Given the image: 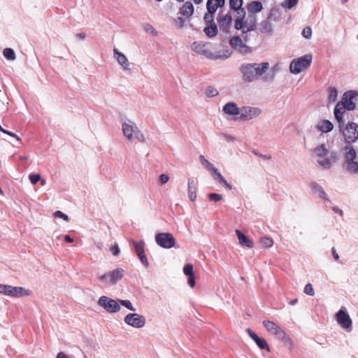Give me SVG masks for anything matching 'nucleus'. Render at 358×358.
Here are the masks:
<instances>
[{
    "instance_id": "nucleus-46",
    "label": "nucleus",
    "mask_w": 358,
    "mask_h": 358,
    "mask_svg": "<svg viewBox=\"0 0 358 358\" xmlns=\"http://www.w3.org/2000/svg\"><path fill=\"white\" fill-rule=\"evenodd\" d=\"M302 35L306 38H310L312 36V29L310 27H307L303 29Z\"/></svg>"
},
{
    "instance_id": "nucleus-42",
    "label": "nucleus",
    "mask_w": 358,
    "mask_h": 358,
    "mask_svg": "<svg viewBox=\"0 0 358 358\" xmlns=\"http://www.w3.org/2000/svg\"><path fill=\"white\" fill-rule=\"evenodd\" d=\"M298 2V0H285L282 5L287 8H293Z\"/></svg>"
},
{
    "instance_id": "nucleus-49",
    "label": "nucleus",
    "mask_w": 358,
    "mask_h": 358,
    "mask_svg": "<svg viewBox=\"0 0 358 358\" xmlns=\"http://www.w3.org/2000/svg\"><path fill=\"white\" fill-rule=\"evenodd\" d=\"M169 180V177L166 174H162L159 176V182L162 185L166 184Z\"/></svg>"
},
{
    "instance_id": "nucleus-7",
    "label": "nucleus",
    "mask_w": 358,
    "mask_h": 358,
    "mask_svg": "<svg viewBox=\"0 0 358 358\" xmlns=\"http://www.w3.org/2000/svg\"><path fill=\"white\" fill-rule=\"evenodd\" d=\"M157 244L166 249L174 247L176 239L171 233H159L155 236Z\"/></svg>"
},
{
    "instance_id": "nucleus-25",
    "label": "nucleus",
    "mask_w": 358,
    "mask_h": 358,
    "mask_svg": "<svg viewBox=\"0 0 358 358\" xmlns=\"http://www.w3.org/2000/svg\"><path fill=\"white\" fill-rule=\"evenodd\" d=\"M236 234L237 235L239 244L243 247H247L251 248L253 247V242L250 239H249L245 234H243L241 231L236 229Z\"/></svg>"
},
{
    "instance_id": "nucleus-37",
    "label": "nucleus",
    "mask_w": 358,
    "mask_h": 358,
    "mask_svg": "<svg viewBox=\"0 0 358 358\" xmlns=\"http://www.w3.org/2000/svg\"><path fill=\"white\" fill-rule=\"evenodd\" d=\"M3 56L8 60H14L15 59V53L11 48H5L3 51Z\"/></svg>"
},
{
    "instance_id": "nucleus-55",
    "label": "nucleus",
    "mask_w": 358,
    "mask_h": 358,
    "mask_svg": "<svg viewBox=\"0 0 358 358\" xmlns=\"http://www.w3.org/2000/svg\"><path fill=\"white\" fill-rule=\"evenodd\" d=\"M332 255L335 260H338L339 259V255L337 254L334 248H332Z\"/></svg>"
},
{
    "instance_id": "nucleus-36",
    "label": "nucleus",
    "mask_w": 358,
    "mask_h": 358,
    "mask_svg": "<svg viewBox=\"0 0 358 358\" xmlns=\"http://www.w3.org/2000/svg\"><path fill=\"white\" fill-rule=\"evenodd\" d=\"M200 162L201 164L210 172L215 168L213 164H211L208 160L205 159L203 155H200L199 157Z\"/></svg>"
},
{
    "instance_id": "nucleus-34",
    "label": "nucleus",
    "mask_w": 358,
    "mask_h": 358,
    "mask_svg": "<svg viewBox=\"0 0 358 358\" xmlns=\"http://www.w3.org/2000/svg\"><path fill=\"white\" fill-rule=\"evenodd\" d=\"M314 152L317 157H324L329 154V151L324 144L316 147L314 149Z\"/></svg>"
},
{
    "instance_id": "nucleus-35",
    "label": "nucleus",
    "mask_w": 358,
    "mask_h": 358,
    "mask_svg": "<svg viewBox=\"0 0 358 358\" xmlns=\"http://www.w3.org/2000/svg\"><path fill=\"white\" fill-rule=\"evenodd\" d=\"M243 0H229V7L231 9L238 11L241 10L242 13L245 14L244 10L242 8Z\"/></svg>"
},
{
    "instance_id": "nucleus-20",
    "label": "nucleus",
    "mask_w": 358,
    "mask_h": 358,
    "mask_svg": "<svg viewBox=\"0 0 358 358\" xmlns=\"http://www.w3.org/2000/svg\"><path fill=\"white\" fill-rule=\"evenodd\" d=\"M247 332L248 333L250 338L255 342L257 346L262 350H266V351H270V348L266 342V341L264 338L259 337L253 331H252L250 328L247 329Z\"/></svg>"
},
{
    "instance_id": "nucleus-61",
    "label": "nucleus",
    "mask_w": 358,
    "mask_h": 358,
    "mask_svg": "<svg viewBox=\"0 0 358 358\" xmlns=\"http://www.w3.org/2000/svg\"><path fill=\"white\" fill-rule=\"evenodd\" d=\"M45 183V180H43L41 181V185H44Z\"/></svg>"
},
{
    "instance_id": "nucleus-16",
    "label": "nucleus",
    "mask_w": 358,
    "mask_h": 358,
    "mask_svg": "<svg viewBox=\"0 0 358 358\" xmlns=\"http://www.w3.org/2000/svg\"><path fill=\"white\" fill-rule=\"evenodd\" d=\"M230 46L235 50H237L241 53H248L250 52V48L243 41V39L238 36H234L229 40Z\"/></svg>"
},
{
    "instance_id": "nucleus-63",
    "label": "nucleus",
    "mask_w": 358,
    "mask_h": 358,
    "mask_svg": "<svg viewBox=\"0 0 358 358\" xmlns=\"http://www.w3.org/2000/svg\"><path fill=\"white\" fill-rule=\"evenodd\" d=\"M357 39H358V34H357Z\"/></svg>"
},
{
    "instance_id": "nucleus-50",
    "label": "nucleus",
    "mask_w": 358,
    "mask_h": 358,
    "mask_svg": "<svg viewBox=\"0 0 358 358\" xmlns=\"http://www.w3.org/2000/svg\"><path fill=\"white\" fill-rule=\"evenodd\" d=\"M110 250H111V252L113 253V255L115 256H118L120 254V248L117 244L114 245L110 248Z\"/></svg>"
},
{
    "instance_id": "nucleus-23",
    "label": "nucleus",
    "mask_w": 358,
    "mask_h": 358,
    "mask_svg": "<svg viewBox=\"0 0 358 358\" xmlns=\"http://www.w3.org/2000/svg\"><path fill=\"white\" fill-rule=\"evenodd\" d=\"M345 108L342 106L341 103H338L334 108V116L338 122L339 129H342V124L343 123V115L345 113Z\"/></svg>"
},
{
    "instance_id": "nucleus-32",
    "label": "nucleus",
    "mask_w": 358,
    "mask_h": 358,
    "mask_svg": "<svg viewBox=\"0 0 358 358\" xmlns=\"http://www.w3.org/2000/svg\"><path fill=\"white\" fill-rule=\"evenodd\" d=\"M262 8L263 7L262 3L258 1H253L248 5V9L249 12L253 13L260 12Z\"/></svg>"
},
{
    "instance_id": "nucleus-24",
    "label": "nucleus",
    "mask_w": 358,
    "mask_h": 358,
    "mask_svg": "<svg viewBox=\"0 0 358 358\" xmlns=\"http://www.w3.org/2000/svg\"><path fill=\"white\" fill-rule=\"evenodd\" d=\"M336 159H337L336 153L331 152L327 157H326L323 159H318L317 162L322 167H324L325 169H329L331 167V163L335 162L336 161Z\"/></svg>"
},
{
    "instance_id": "nucleus-53",
    "label": "nucleus",
    "mask_w": 358,
    "mask_h": 358,
    "mask_svg": "<svg viewBox=\"0 0 358 358\" xmlns=\"http://www.w3.org/2000/svg\"><path fill=\"white\" fill-rule=\"evenodd\" d=\"M64 238V241L67 243H73V238H71L69 235H65Z\"/></svg>"
},
{
    "instance_id": "nucleus-10",
    "label": "nucleus",
    "mask_w": 358,
    "mask_h": 358,
    "mask_svg": "<svg viewBox=\"0 0 358 358\" xmlns=\"http://www.w3.org/2000/svg\"><path fill=\"white\" fill-rule=\"evenodd\" d=\"M193 50L201 55H205L206 57L211 59H217L224 58L222 55H215L209 49H208V45L205 43L201 42H194L193 43ZM231 53H229L228 55H225L224 57H227L230 55Z\"/></svg>"
},
{
    "instance_id": "nucleus-28",
    "label": "nucleus",
    "mask_w": 358,
    "mask_h": 358,
    "mask_svg": "<svg viewBox=\"0 0 358 358\" xmlns=\"http://www.w3.org/2000/svg\"><path fill=\"white\" fill-rule=\"evenodd\" d=\"M194 7L190 1L185 2L180 8L181 14L185 17H190L194 13Z\"/></svg>"
},
{
    "instance_id": "nucleus-33",
    "label": "nucleus",
    "mask_w": 358,
    "mask_h": 358,
    "mask_svg": "<svg viewBox=\"0 0 358 358\" xmlns=\"http://www.w3.org/2000/svg\"><path fill=\"white\" fill-rule=\"evenodd\" d=\"M310 187H311L312 190L315 193H317L320 197L324 199H327V194L325 193L323 188L320 185L317 184L316 182H313V183H311Z\"/></svg>"
},
{
    "instance_id": "nucleus-47",
    "label": "nucleus",
    "mask_w": 358,
    "mask_h": 358,
    "mask_svg": "<svg viewBox=\"0 0 358 358\" xmlns=\"http://www.w3.org/2000/svg\"><path fill=\"white\" fill-rule=\"evenodd\" d=\"M29 178L31 182L35 185L40 180L41 176L39 174H30Z\"/></svg>"
},
{
    "instance_id": "nucleus-57",
    "label": "nucleus",
    "mask_w": 358,
    "mask_h": 358,
    "mask_svg": "<svg viewBox=\"0 0 358 358\" xmlns=\"http://www.w3.org/2000/svg\"><path fill=\"white\" fill-rule=\"evenodd\" d=\"M76 37L79 39H84L85 38V34L84 33H79L77 34Z\"/></svg>"
},
{
    "instance_id": "nucleus-54",
    "label": "nucleus",
    "mask_w": 358,
    "mask_h": 358,
    "mask_svg": "<svg viewBox=\"0 0 358 358\" xmlns=\"http://www.w3.org/2000/svg\"><path fill=\"white\" fill-rule=\"evenodd\" d=\"M56 358H69L64 352H60L57 354Z\"/></svg>"
},
{
    "instance_id": "nucleus-40",
    "label": "nucleus",
    "mask_w": 358,
    "mask_h": 358,
    "mask_svg": "<svg viewBox=\"0 0 358 358\" xmlns=\"http://www.w3.org/2000/svg\"><path fill=\"white\" fill-rule=\"evenodd\" d=\"M218 94L217 90L212 86H208L206 90V95L208 97H213Z\"/></svg>"
},
{
    "instance_id": "nucleus-29",
    "label": "nucleus",
    "mask_w": 358,
    "mask_h": 358,
    "mask_svg": "<svg viewBox=\"0 0 358 358\" xmlns=\"http://www.w3.org/2000/svg\"><path fill=\"white\" fill-rule=\"evenodd\" d=\"M211 174L215 180H218L220 184L224 185L227 189H231V185L224 178L222 174L219 172L217 169L215 168Z\"/></svg>"
},
{
    "instance_id": "nucleus-17",
    "label": "nucleus",
    "mask_w": 358,
    "mask_h": 358,
    "mask_svg": "<svg viewBox=\"0 0 358 358\" xmlns=\"http://www.w3.org/2000/svg\"><path fill=\"white\" fill-rule=\"evenodd\" d=\"M220 29L224 33H229L232 23V17L230 13H227L224 15H220L217 19Z\"/></svg>"
},
{
    "instance_id": "nucleus-43",
    "label": "nucleus",
    "mask_w": 358,
    "mask_h": 358,
    "mask_svg": "<svg viewBox=\"0 0 358 358\" xmlns=\"http://www.w3.org/2000/svg\"><path fill=\"white\" fill-rule=\"evenodd\" d=\"M120 303L124 306V307H126L127 308H128L129 310H131V311H135L136 309L133 306L131 302L129 300H121L120 301Z\"/></svg>"
},
{
    "instance_id": "nucleus-12",
    "label": "nucleus",
    "mask_w": 358,
    "mask_h": 358,
    "mask_svg": "<svg viewBox=\"0 0 358 358\" xmlns=\"http://www.w3.org/2000/svg\"><path fill=\"white\" fill-rule=\"evenodd\" d=\"M234 27L237 30H241L243 34L256 29L257 25L255 19L247 22L244 20V17H238L235 20Z\"/></svg>"
},
{
    "instance_id": "nucleus-3",
    "label": "nucleus",
    "mask_w": 358,
    "mask_h": 358,
    "mask_svg": "<svg viewBox=\"0 0 358 358\" xmlns=\"http://www.w3.org/2000/svg\"><path fill=\"white\" fill-rule=\"evenodd\" d=\"M311 55H306L298 59H293L289 64V70L294 74H298L308 69L312 62Z\"/></svg>"
},
{
    "instance_id": "nucleus-51",
    "label": "nucleus",
    "mask_w": 358,
    "mask_h": 358,
    "mask_svg": "<svg viewBox=\"0 0 358 358\" xmlns=\"http://www.w3.org/2000/svg\"><path fill=\"white\" fill-rule=\"evenodd\" d=\"M2 132L6 134H8L12 137H14L18 141H21V138L17 136L15 134L13 133V132H10L8 130H2Z\"/></svg>"
},
{
    "instance_id": "nucleus-52",
    "label": "nucleus",
    "mask_w": 358,
    "mask_h": 358,
    "mask_svg": "<svg viewBox=\"0 0 358 358\" xmlns=\"http://www.w3.org/2000/svg\"><path fill=\"white\" fill-rule=\"evenodd\" d=\"M188 284L192 287H194L195 285V277L194 275L192 276H188Z\"/></svg>"
},
{
    "instance_id": "nucleus-41",
    "label": "nucleus",
    "mask_w": 358,
    "mask_h": 358,
    "mask_svg": "<svg viewBox=\"0 0 358 358\" xmlns=\"http://www.w3.org/2000/svg\"><path fill=\"white\" fill-rule=\"evenodd\" d=\"M208 198L210 201L217 202L222 199V196L220 194L210 193L208 195Z\"/></svg>"
},
{
    "instance_id": "nucleus-1",
    "label": "nucleus",
    "mask_w": 358,
    "mask_h": 358,
    "mask_svg": "<svg viewBox=\"0 0 358 358\" xmlns=\"http://www.w3.org/2000/svg\"><path fill=\"white\" fill-rule=\"evenodd\" d=\"M268 69L269 64L268 62L245 64L241 66V72L245 81L252 82L258 79V78L266 73Z\"/></svg>"
},
{
    "instance_id": "nucleus-30",
    "label": "nucleus",
    "mask_w": 358,
    "mask_h": 358,
    "mask_svg": "<svg viewBox=\"0 0 358 358\" xmlns=\"http://www.w3.org/2000/svg\"><path fill=\"white\" fill-rule=\"evenodd\" d=\"M316 127L322 133H327L333 129L334 125L329 120H325L321 121Z\"/></svg>"
},
{
    "instance_id": "nucleus-14",
    "label": "nucleus",
    "mask_w": 358,
    "mask_h": 358,
    "mask_svg": "<svg viewBox=\"0 0 358 358\" xmlns=\"http://www.w3.org/2000/svg\"><path fill=\"white\" fill-rule=\"evenodd\" d=\"M225 5V0H208L206 2V8L208 12L204 15V19L208 17L214 18V15L218 8H222Z\"/></svg>"
},
{
    "instance_id": "nucleus-58",
    "label": "nucleus",
    "mask_w": 358,
    "mask_h": 358,
    "mask_svg": "<svg viewBox=\"0 0 358 358\" xmlns=\"http://www.w3.org/2000/svg\"><path fill=\"white\" fill-rule=\"evenodd\" d=\"M297 301H298L297 299H293V300L290 301L289 304L291 306H294L297 303Z\"/></svg>"
},
{
    "instance_id": "nucleus-22",
    "label": "nucleus",
    "mask_w": 358,
    "mask_h": 358,
    "mask_svg": "<svg viewBox=\"0 0 358 358\" xmlns=\"http://www.w3.org/2000/svg\"><path fill=\"white\" fill-rule=\"evenodd\" d=\"M134 128L137 129V127L134 126V124L131 122H124L122 124V132L124 135L127 138L128 140L131 141L133 139V132L135 131Z\"/></svg>"
},
{
    "instance_id": "nucleus-9",
    "label": "nucleus",
    "mask_w": 358,
    "mask_h": 358,
    "mask_svg": "<svg viewBox=\"0 0 358 358\" xmlns=\"http://www.w3.org/2000/svg\"><path fill=\"white\" fill-rule=\"evenodd\" d=\"M98 304L109 313H117L120 310V306L115 300L106 296L99 298Z\"/></svg>"
},
{
    "instance_id": "nucleus-5",
    "label": "nucleus",
    "mask_w": 358,
    "mask_h": 358,
    "mask_svg": "<svg viewBox=\"0 0 358 358\" xmlns=\"http://www.w3.org/2000/svg\"><path fill=\"white\" fill-rule=\"evenodd\" d=\"M31 291L26 289L22 287H13L11 285H1L0 284V294L10 296L12 297H22L30 296Z\"/></svg>"
},
{
    "instance_id": "nucleus-11",
    "label": "nucleus",
    "mask_w": 358,
    "mask_h": 358,
    "mask_svg": "<svg viewBox=\"0 0 358 358\" xmlns=\"http://www.w3.org/2000/svg\"><path fill=\"white\" fill-rule=\"evenodd\" d=\"M124 322L136 329L142 328L145 324V318L143 315L138 313H129L124 319Z\"/></svg>"
},
{
    "instance_id": "nucleus-18",
    "label": "nucleus",
    "mask_w": 358,
    "mask_h": 358,
    "mask_svg": "<svg viewBox=\"0 0 358 358\" xmlns=\"http://www.w3.org/2000/svg\"><path fill=\"white\" fill-rule=\"evenodd\" d=\"M356 94L355 92H352V91L345 92L342 99L339 103L342 104V106H343L347 110H354L355 108V103L354 102L353 99L355 98Z\"/></svg>"
},
{
    "instance_id": "nucleus-6",
    "label": "nucleus",
    "mask_w": 358,
    "mask_h": 358,
    "mask_svg": "<svg viewBox=\"0 0 358 358\" xmlns=\"http://www.w3.org/2000/svg\"><path fill=\"white\" fill-rule=\"evenodd\" d=\"M340 131H342L344 139L348 143L355 142L358 138V124L355 122H349L345 127L343 123Z\"/></svg>"
},
{
    "instance_id": "nucleus-15",
    "label": "nucleus",
    "mask_w": 358,
    "mask_h": 358,
    "mask_svg": "<svg viewBox=\"0 0 358 358\" xmlns=\"http://www.w3.org/2000/svg\"><path fill=\"white\" fill-rule=\"evenodd\" d=\"M336 321L343 329L350 331L352 329V322L348 313L341 309L336 315Z\"/></svg>"
},
{
    "instance_id": "nucleus-38",
    "label": "nucleus",
    "mask_w": 358,
    "mask_h": 358,
    "mask_svg": "<svg viewBox=\"0 0 358 358\" xmlns=\"http://www.w3.org/2000/svg\"><path fill=\"white\" fill-rule=\"evenodd\" d=\"M260 243L264 248H271L273 245V241L270 237L262 238Z\"/></svg>"
},
{
    "instance_id": "nucleus-27",
    "label": "nucleus",
    "mask_w": 358,
    "mask_h": 358,
    "mask_svg": "<svg viewBox=\"0 0 358 358\" xmlns=\"http://www.w3.org/2000/svg\"><path fill=\"white\" fill-rule=\"evenodd\" d=\"M113 52L117 62L122 66L124 69H129V63L126 56L119 52L117 48H114Z\"/></svg>"
},
{
    "instance_id": "nucleus-56",
    "label": "nucleus",
    "mask_w": 358,
    "mask_h": 358,
    "mask_svg": "<svg viewBox=\"0 0 358 358\" xmlns=\"http://www.w3.org/2000/svg\"><path fill=\"white\" fill-rule=\"evenodd\" d=\"M333 210L335 213H339L341 215H343V210H341L339 208L334 206V207H333Z\"/></svg>"
},
{
    "instance_id": "nucleus-39",
    "label": "nucleus",
    "mask_w": 358,
    "mask_h": 358,
    "mask_svg": "<svg viewBox=\"0 0 358 358\" xmlns=\"http://www.w3.org/2000/svg\"><path fill=\"white\" fill-rule=\"evenodd\" d=\"M184 273L188 277L194 275L193 265L192 264H187L183 268Z\"/></svg>"
},
{
    "instance_id": "nucleus-26",
    "label": "nucleus",
    "mask_w": 358,
    "mask_h": 358,
    "mask_svg": "<svg viewBox=\"0 0 358 358\" xmlns=\"http://www.w3.org/2000/svg\"><path fill=\"white\" fill-rule=\"evenodd\" d=\"M223 111L224 113L231 115H237L241 113L239 108L233 102L226 103L223 107Z\"/></svg>"
},
{
    "instance_id": "nucleus-8",
    "label": "nucleus",
    "mask_w": 358,
    "mask_h": 358,
    "mask_svg": "<svg viewBox=\"0 0 358 358\" xmlns=\"http://www.w3.org/2000/svg\"><path fill=\"white\" fill-rule=\"evenodd\" d=\"M124 273V271L118 268L99 276V280L108 284H115L122 278Z\"/></svg>"
},
{
    "instance_id": "nucleus-44",
    "label": "nucleus",
    "mask_w": 358,
    "mask_h": 358,
    "mask_svg": "<svg viewBox=\"0 0 358 358\" xmlns=\"http://www.w3.org/2000/svg\"><path fill=\"white\" fill-rule=\"evenodd\" d=\"M337 90L334 87H330L329 98L331 101H335L337 99Z\"/></svg>"
},
{
    "instance_id": "nucleus-62",
    "label": "nucleus",
    "mask_w": 358,
    "mask_h": 358,
    "mask_svg": "<svg viewBox=\"0 0 358 358\" xmlns=\"http://www.w3.org/2000/svg\"><path fill=\"white\" fill-rule=\"evenodd\" d=\"M348 0H342L343 3H346Z\"/></svg>"
},
{
    "instance_id": "nucleus-21",
    "label": "nucleus",
    "mask_w": 358,
    "mask_h": 358,
    "mask_svg": "<svg viewBox=\"0 0 358 358\" xmlns=\"http://www.w3.org/2000/svg\"><path fill=\"white\" fill-rule=\"evenodd\" d=\"M260 113L261 110L258 108L244 107L242 109L240 118L242 120H250L258 116Z\"/></svg>"
},
{
    "instance_id": "nucleus-13",
    "label": "nucleus",
    "mask_w": 358,
    "mask_h": 358,
    "mask_svg": "<svg viewBox=\"0 0 358 358\" xmlns=\"http://www.w3.org/2000/svg\"><path fill=\"white\" fill-rule=\"evenodd\" d=\"M131 244L133 245L135 252L140 259L141 262L148 268L149 266V262L147 259V257L145 254V242L143 241H136L134 240L131 241Z\"/></svg>"
},
{
    "instance_id": "nucleus-2",
    "label": "nucleus",
    "mask_w": 358,
    "mask_h": 358,
    "mask_svg": "<svg viewBox=\"0 0 358 358\" xmlns=\"http://www.w3.org/2000/svg\"><path fill=\"white\" fill-rule=\"evenodd\" d=\"M262 324L269 334L275 336L285 343H291V339L285 331L274 322L271 320H264L262 322Z\"/></svg>"
},
{
    "instance_id": "nucleus-45",
    "label": "nucleus",
    "mask_w": 358,
    "mask_h": 358,
    "mask_svg": "<svg viewBox=\"0 0 358 358\" xmlns=\"http://www.w3.org/2000/svg\"><path fill=\"white\" fill-rule=\"evenodd\" d=\"M304 292L310 296H313L315 294L314 289L310 283L307 284L304 287Z\"/></svg>"
},
{
    "instance_id": "nucleus-48",
    "label": "nucleus",
    "mask_w": 358,
    "mask_h": 358,
    "mask_svg": "<svg viewBox=\"0 0 358 358\" xmlns=\"http://www.w3.org/2000/svg\"><path fill=\"white\" fill-rule=\"evenodd\" d=\"M54 215H55V217L62 218L65 221H69V216L67 215L64 214V213H62L60 210L56 211Z\"/></svg>"
},
{
    "instance_id": "nucleus-31",
    "label": "nucleus",
    "mask_w": 358,
    "mask_h": 358,
    "mask_svg": "<svg viewBox=\"0 0 358 358\" xmlns=\"http://www.w3.org/2000/svg\"><path fill=\"white\" fill-rule=\"evenodd\" d=\"M196 187L194 181L192 179L188 180V194L191 201H194L196 198Z\"/></svg>"
},
{
    "instance_id": "nucleus-19",
    "label": "nucleus",
    "mask_w": 358,
    "mask_h": 358,
    "mask_svg": "<svg viewBox=\"0 0 358 358\" xmlns=\"http://www.w3.org/2000/svg\"><path fill=\"white\" fill-rule=\"evenodd\" d=\"M206 27L203 29L204 33L209 38H213L217 34V27L214 21V18L208 17V19H204Z\"/></svg>"
},
{
    "instance_id": "nucleus-4",
    "label": "nucleus",
    "mask_w": 358,
    "mask_h": 358,
    "mask_svg": "<svg viewBox=\"0 0 358 358\" xmlns=\"http://www.w3.org/2000/svg\"><path fill=\"white\" fill-rule=\"evenodd\" d=\"M345 165L346 169L353 173H358V162L355 161L357 153L351 145L345 148Z\"/></svg>"
},
{
    "instance_id": "nucleus-60",
    "label": "nucleus",
    "mask_w": 358,
    "mask_h": 358,
    "mask_svg": "<svg viewBox=\"0 0 358 358\" xmlns=\"http://www.w3.org/2000/svg\"><path fill=\"white\" fill-rule=\"evenodd\" d=\"M203 0H193L196 4H199L203 2Z\"/></svg>"
},
{
    "instance_id": "nucleus-59",
    "label": "nucleus",
    "mask_w": 358,
    "mask_h": 358,
    "mask_svg": "<svg viewBox=\"0 0 358 358\" xmlns=\"http://www.w3.org/2000/svg\"><path fill=\"white\" fill-rule=\"evenodd\" d=\"M27 159H28L27 156H20V160H21V161L27 160Z\"/></svg>"
}]
</instances>
